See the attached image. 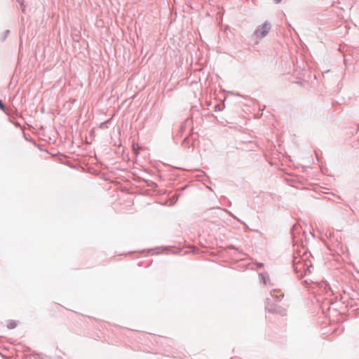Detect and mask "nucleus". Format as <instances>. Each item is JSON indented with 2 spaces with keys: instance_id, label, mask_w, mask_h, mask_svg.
<instances>
[{
  "instance_id": "1",
  "label": "nucleus",
  "mask_w": 359,
  "mask_h": 359,
  "mask_svg": "<svg viewBox=\"0 0 359 359\" xmlns=\"http://www.w3.org/2000/svg\"><path fill=\"white\" fill-rule=\"evenodd\" d=\"M286 304H281L280 302H273L271 300L268 299L266 304V309L271 313H275L284 316L286 314Z\"/></svg>"
},
{
  "instance_id": "2",
  "label": "nucleus",
  "mask_w": 359,
  "mask_h": 359,
  "mask_svg": "<svg viewBox=\"0 0 359 359\" xmlns=\"http://www.w3.org/2000/svg\"><path fill=\"white\" fill-rule=\"evenodd\" d=\"M304 263L302 262L301 259L294 261V266L297 271H304L305 274L311 273L312 272V266L307 263V260H303Z\"/></svg>"
},
{
  "instance_id": "3",
  "label": "nucleus",
  "mask_w": 359,
  "mask_h": 359,
  "mask_svg": "<svg viewBox=\"0 0 359 359\" xmlns=\"http://www.w3.org/2000/svg\"><path fill=\"white\" fill-rule=\"evenodd\" d=\"M271 24L268 22H264L259 26L255 32V35L258 39L264 37L271 29Z\"/></svg>"
},
{
  "instance_id": "4",
  "label": "nucleus",
  "mask_w": 359,
  "mask_h": 359,
  "mask_svg": "<svg viewBox=\"0 0 359 359\" xmlns=\"http://www.w3.org/2000/svg\"><path fill=\"white\" fill-rule=\"evenodd\" d=\"M272 297L278 299L280 297H283V294L280 290H273L271 293Z\"/></svg>"
},
{
  "instance_id": "5",
  "label": "nucleus",
  "mask_w": 359,
  "mask_h": 359,
  "mask_svg": "<svg viewBox=\"0 0 359 359\" xmlns=\"http://www.w3.org/2000/svg\"><path fill=\"white\" fill-rule=\"evenodd\" d=\"M16 325L17 324L15 321H11V322L8 323L7 326L9 329H13L16 326Z\"/></svg>"
},
{
  "instance_id": "6",
  "label": "nucleus",
  "mask_w": 359,
  "mask_h": 359,
  "mask_svg": "<svg viewBox=\"0 0 359 359\" xmlns=\"http://www.w3.org/2000/svg\"><path fill=\"white\" fill-rule=\"evenodd\" d=\"M0 109H4V104L2 103V102L1 100H0Z\"/></svg>"
},
{
  "instance_id": "7",
  "label": "nucleus",
  "mask_w": 359,
  "mask_h": 359,
  "mask_svg": "<svg viewBox=\"0 0 359 359\" xmlns=\"http://www.w3.org/2000/svg\"><path fill=\"white\" fill-rule=\"evenodd\" d=\"M132 148L135 149V143H133V142L132 143Z\"/></svg>"
},
{
  "instance_id": "8",
  "label": "nucleus",
  "mask_w": 359,
  "mask_h": 359,
  "mask_svg": "<svg viewBox=\"0 0 359 359\" xmlns=\"http://www.w3.org/2000/svg\"><path fill=\"white\" fill-rule=\"evenodd\" d=\"M280 0H277V1H280Z\"/></svg>"
}]
</instances>
